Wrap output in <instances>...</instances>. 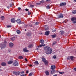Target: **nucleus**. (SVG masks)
I'll list each match as a JSON object with an SVG mask.
<instances>
[{
  "instance_id": "5",
  "label": "nucleus",
  "mask_w": 76,
  "mask_h": 76,
  "mask_svg": "<svg viewBox=\"0 0 76 76\" xmlns=\"http://www.w3.org/2000/svg\"><path fill=\"white\" fill-rule=\"evenodd\" d=\"M44 28L45 31H48L49 29V27L47 25H45Z\"/></svg>"
},
{
  "instance_id": "3",
  "label": "nucleus",
  "mask_w": 76,
  "mask_h": 76,
  "mask_svg": "<svg viewBox=\"0 0 76 76\" xmlns=\"http://www.w3.org/2000/svg\"><path fill=\"white\" fill-rule=\"evenodd\" d=\"M6 45L4 43H2L0 44V47L1 48H4L6 47Z\"/></svg>"
},
{
  "instance_id": "28",
  "label": "nucleus",
  "mask_w": 76,
  "mask_h": 76,
  "mask_svg": "<svg viewBox=\"0 0 76 76\" xmlns=\"http://www.w3.org/2000/svg\"><path fill=\"white\" fill-rule=\"evenodd\" d=\"M72 13L73 14H75L76 13V10L73 11L72 12Z\"/></svg>"
},
{
  "instance_id": "27",
  "label": "nucleus",
  "mask_w": 76,
  "mask_h": 76,
  "mask_svg": "<svg viewBox=\"0 0 76 76\" xmlns=\"http://www.w3.org/2000/svg\"><path fill=\"white\" fill-rule=\"evenodd\" d=\"M44 63H45V65H48V61H45V62H44Z\"/></svg>"
},
{
  "instance_id": "57",
  "label": "nucleus",
  "mask_w": 76,
  "mask_h": 76,
  "mask_svg": "<svg viewBox=\"0 0 76 76\" xmlns=\"http://www.w3.org/2000/svg\"><path fill=\"white\" fill-rule=\"evenodd\" d=\"M21 74H23L24 73V71H23L21 72Z\"/></svg>"
},
{
  "instance_id": "15",
  "label": "nucleus",
  "mask_w": 76,
  "mask_h": 76,
  "mask_svg": "<svg viewBox=\"0 0 76 76\" xmlns=\"http://www.w3.org/2000/svg\"><path fill=\"white\" fill-rule=\"evenodd\" d=\"M59 18H63V15L62 14H61L59 15Z\"/></svg>"
},
{
  "instance_id": "43",
  "label": "nucleus",
  "mask_w": 76,
  "mask_h": 76,
  "mask_svg": "<svg viewBox=\"0 0 76 76\" xmlns=\"http://www.w3.org/2000/svg\"><path fill=\"white\" fill-rule=\"evenodd\" d=\"M24 27L25 28H27L28 27V25L26 24L24 26Z\"/></svg>"
},
{
  "instance_id": "39",
  "label": "nucleus",
  "mask_w": 76,
  "mask_h": 76,
  "mask_svg": "<svg viewBox=\"0 0 76 76\" xmlns=\"http://www.w3.org/2000/svg\"><path fill=\"white\" fill-rule=\"evenodd\" d=\"M58 72L59 74H61V75H62L63 73H64V72Z\"/></svg>"
},
{
  "instance_id": "58",
  "label": "nucleus",
  "mask_w": 76,
  "mask_h": 76,
  "mask_svg": "<svg viewBox=\"0 0 76 76\" xmlns=\"http://www.w3.org/2000/svg\"><path fill=\"white\" fill-rule=\"evenodd\" d=\"M53 76H57V74H55L53 75Z\"/></svg>"
},
{
  "instance_id": "1",
  "label": "nucleus",
  "mask_w": 76,
  "mask_h": 76,
  "mask_svg": "<svg viewBox=\"0 0 76 76\" xmlns=\"http://www.w3.org/2000/svg\"><path fill=\"white\" fill-rule=\"evenodd\" d=\"M44 50L46 51L45 53L47 54H51L53 52L52 49L48 46H46L44 48Z\"/></svg>"
},
{
  "instance_id": "40",
  "label": "nucleus",
  "mask_w": 76,
  "mask_h": 76,
  "mask_svg": "<svg viewBox=\"0 0 76 76\" xmlns=\"http://www.w3.org/2000/svg\"><path fill=\"white\" fill-rule=\"evenodd\" d=\"M12 27V26L8 25L7 26V28H11Z\"/></svg>"
},
{
  "instance_id": "4",
  "label": "nucleus",
  "mask_w": 76,
  "mask_h": 76,
  "mask_svg": "<svg viewBox=\"0 0 76 76\" xmlns=\"http://www.w3.org/2000/svg\"><path fill=\"white\" fill-rule=\"evenodd\" d=\"M17 23L18 25L21 24V20L20 19H18L16 20Z\"/></svg>"
},
{
  "instance_id": "42",
  "label": "nucleus",
  "mask_w": 76,
  "mask_h": 76,
  "mask_svg": "<svg viewBox=\"0 0 76 76\" xmlns=\"http://www.w3.org/2000/svg\"><path fill=\"white\" fill-rule=\"evenodd\" d=\"M8 53H11V52H12V51L9 49L8 50Z\"/></svg>"
},
{
  "instance_id": "14",
  "label": "nucleus",
  "mask_w": 76,
  "mask_h": 76,
  "mask_svg": "<svg viewBox=\"0 0 76 76\" xmlns=\"http://www.w3.org/2000/svg\"><path fill=\"white\" fill-rule=\"evenodd\" d=\"M49 34H50V32H49V31H47L45 33V35H48Z\"/></svg>"
},
{
  "instance_id": "52",
  "label": "nucleus",
  "mask_w": 76,
  "mask_h": 76,
  "mask_svg": "<svg viewBox=\"0 0 76 76\" xmlns=\"http://www.w3.org/2000/svg\"><path fill=\"white\" fill-rule=\"evenodd\" d=\"M20 74V72H17V74L18 75H19Z\"/></svg>"
},
{
  "instance_id": "59",
  "label": "nucleus",
  "mask_w": 76,
  "mask_h": 76,
  "mask_svg": "<svg viewBox=\"0 0 76 76\" xmlns=\"http://www.w3.org/2000/svg\"><path fill=\"white\" fill-rule=\"evenodd\" d=\"M30 26L32 27V24H31V25H30Z\"/></svg>"
},
{
  "instance_id": "8",
  "label": "nucleus",
  "mask_w": 76,
  "mask_h": 76,
  "mask_svg": "<svg viewBox=\"0 0 76 76\" xmlns=\"http://www.w3.org/2000/svg\"><path fill=\"white\" fill-rule=\"evenodd\" d=\"M14 44L13 43L11 42L9 44V47H10V48H12L13 47V45Z\"/></svg>"
},
{
  "instance_id": "23",
  "label": "nucleus",
  "mask_w": 76,
  "mask_h": 76,
  "mask_svg": "<svg viewBox=\"0 0 76 76\" xmlns=\"http://www.w3.org/2000/svg\"><path fill=\"white\" fill-rule=\"evenodd\" d=\"M15 37H13L11 38V40H12V41H15Z\"/></svg>"
},
{
  "instance_id": "54",
  "label": "nucleus",
  "mask_w": 76,
  "mask_h": 76,
  "mask_svg": "<svg viewBox=\"0 0 76 76\" xmlns=\"http://www.w3.org/2000/svg\"><path fill=\"white\" fill-rule=\"evenodd\" d=\"M21 24H24V23L23 22H21Z\"/></svg>"
},
{
  "instance_id": "41",
  "label": "nucleus",
  "mask_w": 76,
  "mask_h": 76,
  "mask_svg": "<svg viewBox=\"0 0 76 76\" xmlns=\"http://www.w3.org/2000/svg\"><path fill=\"white\" fill-rule=\"evenodd\" d=\"M39 23H38V22H36V23H35V25H38Z\"/></svg>"
},
{
  "instance_id": "61",
  "label": "nucleus",
  "mask_w": 76,
  "mask_h": 76,
  "mask_svg": "<svg viewBox=\"0 0 76 76\" xmlns=\"http://www.w3.org/2000/svg\"><path fill=\"white\" fill-rule=\"evenodd\" d=\"M29 66H30V67H31V66H32V65L31 64H30L29 65Z\"/></svg>"
},
{
  "instance_id": "38",
  "label": "nucleus",
  "mask_w": 76,
  "mask_h": 76,
  "mask_svg": "<svg viewBox=\"0 0 76 76\" xmlns=\"http://www.w3.org/2000/svg\"><path fill=\"white\" fill-rule=\"evenodd\" d=\"M40 2L41 3H44V1H40Z\"/></svg>"
},
{
  "instance_id": "21",
  "label": "nucleus",
  "mask_w": 76,
  "mask_h": 76,
  "mask_svg": "<svg viewBox=\"0 0 76 76\" xmlns=\"http://www.w3.org/2000/svg\"><path fill=\"white\" fill-rule=\"evenodd\" d=\"M12 63H13L12 61H10L8 62V64H11Z\"/></svg>"
},
{
  "instance_id": "26",
  "label": "nucleus",
  "mask_w": 76,
  "mask_h": 76,
  "mask_svg": "<svg viewBox=\"0 0 76 76\" xmlns=\"http://www.w3.org/2000/svg\"><path fill=\"white\" fill-rule=\"evenodd\" d=\"M1 20H4V16H2L1 17Z\"/></svg>"
},
{
  "instance_id": "51",
  "label": "nucleus",
  "mask_w": 76,
  "mask_h": 76,
  "mask_svg": "<svg viewBox=\"0 0 76 76\" xmlns=\"http://www.w3.org/2000/svg\"><path fill=\"white\" fill-rule=\"evenodd\" d=\"M53 58H56V56H54L53 57Z\"/></svg>"
},
{
  "instance_id": "64",
  "label": "nucleus",
  "mask_w": 76,
  "mask_h": 76,
  "mask_svg": "<svg viewBox=\"0 0 76 76\" xmlns=\"http://www.w3.org/2000/svg\"><path fill=\"white\" fill-rule=\"evenodd\" d=\"M75 2H76V0H74Z\"/></svg>"
},
{
  "instance_id": "18",
  "label": "nucleus",
  "mask_w": 76,
  "mask_h": 76,
  "mask_svg": "<svg viewBox=\"0 0 76 76\" xmlns=\"http://www.w3.org/2000/svg\"><path fill=\"white\" fill-rule=\"evenodd\" d=\"M71 21H74V20H76V18H72L71 19Z\"/></svg>"
},
{
  "instance_id": "32",
  "label": "nucleus",
  "mask_w": 76,
  "mask_h": 76,
  "mask_svg": "<svg viewBox=\"0 0 76 76\" xmlns=\"http://www.w3.org/2000/svg\"><path fill=\"white\" fill-rule=\"evenodd\" d=\"M70 59L71 60H73V56H70Z\"/></svg>"
},
{
  "instance_id": "56",
  "label": "nucleus",
  "mask_w": 76,
  "mask_h": 76,
  "mask_svg": "<svg viewBox=\"0 0 76 76\" xmlns=\"http://www.w3.org/2000/svg\"><path fill=\"white\" fill-rule=\"evenodd\" d=\"M7 8L8 9H9V8H10V7H9V6H7Z\"/></svg>"
},
{
  "instance_id": "11",
  "label": "nucleus",
  "mask_w": 76,
  "mask_h": 76,
  "mask_svg": "<svg viewBox=\"0 0 76 76\" xmlns=\"http://www.w3.org/2000/svg\"><path fill=\"white\" fill-rule=\"evenodd\" d=\"M26 35L30 37V36H31V33L30 32H27L26 34Z\"/></svg>"
},
{
  "instance_id": "53",
  "label": "nucleus",
  "mask_w": 76,
  "mask_h": 76,
  "mask_svg": "<svg viewBox=\"0 0 76 76\" xmlns=\"http://www.w3.org/2000/svg\"><path fill=\"white\" fill-rule=\"evenodd\" d=\"M46 1L47 2L50 1V0H46Z\"/></svg>"
},
{
  "instance_id": "36",
  "label": "nucleus",
  "mask_w": 76,
  "mask_h": 76,
  "mask_svg": "<svg viewBox=\"0 0 76 76\" xmlns=\"http://www.w3.org/2000/svg\"><path fill=\"white\" fill-rule=\"evenodd\" d=\"M13 73L14 75H17V72H13Z\"/></svg>"
},
{
  "instance_id": "29",
  "label": "nucleus",
  "mask_w": 76,
  "mask_h": 76,
  "mask_svg": "<svg viewBox=\"0 0 76 76\" xmlns=\"http://www.w3.org/2000/svg\"><path fill=\"white\" fill-rule=\"evenodd\" d=\"M17 33L18 34H20V31L19 30H17Z\"/></svg>"
},
{
  "instance_id": "6",
  "label": "nucleus",
  "mask_w": 76,
  "mask_h": 76,
  "mask_svg": "<svg viewBox=\"0 0 76 76\" xmlns=\"http://www.w3.org/2000/svg\"><path fill=\"white\" fill-rule=\"evenodd\" d=\"M66 5V2H62L60 4V6H61V7H62V6H65Z\"/></svg>"
},
{
  "instance_id": "19",
  "label": "nucleus",
  "mask_w": 76,
  "mask_h": 76,
  "mask_svg": "<svg viewBox=\"0 0 76 76\" xmlns=\"http://www.w3.org/2000/svg\"><path fill=\"white\" fill-rule=\"evenodd\" d=\"M1 65L2 66H5L6 65V64L4 62H3L1 63Z\"/></svg>"
},
{
  "instance_id": "44",
  "label": "nucleus",
  "mask_w": 76,
  "mask_h": 76,
  "mask_svg": "<svg viewBox=\"0 0 76 76\" xmlns=\"http://www.w3.org/2000/svg\"><path fill=\"white\" fill-rule=\"evenodd\" d=\"M31 12H30L28 11V15H31Z\"/></svg>"
},
{
  "instance_id": "17",
  "label": "nucleus",
  "mask_w": 76,
  "mask_h": 76,
  "mask_svg": "<svg viewBox=\"0 0 76 76\" xmlns=\"http://www.w3.org/2000/svg\"><path fill=\"white\" fill-rule=\"evenodd\" d=\"M40 43L41 44H44V41L43 39H42L40 40Z\"/></svg>"
},
{
  "instance_id": "16",
  "label": "nucleus",
  "mask_w": 76,
  "mask_h": 76,
  "mask_svg": "<svg viewBox=\"0 0 76 76\" xmlns=\"http://www.w3.org/2000/svg\"><path fill=\"white\" fill-rule=\"evenodd\" d=\"M42 60L43 61V62H45V61H46V59H45V58L44 57H43L42 58Z\"/></svg>"
},
{
  "instance_id": "31",
  "label": "nucleus",
  "mask_w": 76,
  "mask_h": 76,
  "mask_svg": "<svg viewBox=\"0 0 76 76\" xmlns=\"http://www.w3.org/2000/svg\"><path fill=\"white\" fill-rule=\"evenodd\" d=\"M30 7H31V8H32L34 7V5H30Z\"/></svg>"
},
{
  "instance_id": "34",
  "label": "nucleus",
  "mask_w": 76,
  "mask_h": 76,
  "mask_svg": "<svg viewBox=\"0 0 76 76\" xmlns=\"http://www.w3.org/2000/svg\"><path fill=\"white\" fill-rule=\"evenodd\" d=\"M46 7L47 9H50V5H48L47 7Z\"/></svg>"
},
{
  "instance_id": "24",
  "label": "nucleus",
  "mask_w": 76,
  "mask_h": 76,
  "mask_svg": "<svg viewBox=\"0 0 76 76\" xmlns=\"http://www.w3.org/2000/svg\"><path fill=\"white\" fill-rule=\"evenodd\" d=\"M18 58L19 59H23V57H22V56H20L18 57Z\"/></svg>"
},
{
  "instance_id": "20",
  "label": "nucleus",
  "mask_w": 76,
  "mask_h": 76,
  "mask_svg": "<svg viewBox=\"0 0 76 76\" xmlns=\"http://www.w3.org/2000/svg\"><path fill=\"white\" fill-rule=\"evenodd\" d=\"M34 64L36 65H38V64H39V63H38V61H36L34 62Z\"/></svg>"
},
{
  "instance_id": "37",
  "label": "nucleus",
  "mask_w": 76,
  "mask_h": 76,
  "mask_svg": "<svg viewBox=\"0 0 76 76\" xmlns=\"http://www.w3.org/2000/svg\"><path fill=\"white\" fill-rule=\"evenodd\" d=\"M13 5V4H10V7H12V6Z\"/></svg>"
},
{
  "instance_id": "50",
  "label": "nucleus",
  "mask_w": 76,
  "mask_h": 76,
  "mask_svg": "<svg viewBox=\"0 0 76 76\" xmlns=\"http://www.w3.org/2000/svg\"><path fill=\"white\" fill-rule=\"evenodd\" d=\"M4 43H5V44L7 43V41H6V40H4Z\"/></svg>"
},
{
  "instance_id": "33",
  "label": "nucleus",
  "mask_w": 76,
  "mask_h": 76,
  "mask_svg": "<svg viewBox=\"0 0 76 76\" xmlns=\"http://www.w3.org/2000/svg\"><path fill=\"white\" fill-rule=\"evenodd\" d=\"M56 29H53L52 30V32H56Z\"/></svg>"
},
{
  "instance_id": "49",
  "label": "nucleus",
  "mask_w": 76,
  "mask_h": 76,
  "mask_svg": "<svg viewBox=\"0 0 76 76\" xmlns=\"http://www.w3.org/2000/svg\"><path fill=\"white\" fill-rule=\"evenodd\" d=\"M18 10H21V8L19 7L18 8Z\"/></svg>"
},
{
  "instance_id": "13",
  "label": "nucleus",
  "mask_w": 76,
  "mask_h": 76,
  "mask_svg": "<svg viewBox=\"0 0 76 76\" xmlns=\"http://www.w3.org/2000/svg\"><path fill=\"white\" fill-rule=\"evenodd\" d=\"M51 69L52 70H54V69H56V66L55 65H52L51 66Z\"/></svg>"
},
{
  "instance_id": "47",
  "label": "nucleus",
  "mask_w": 76,
  "mask_h": 76,
  "mask_svg": "<svg viewBox=\"0 0 76 76\" xmlns=\"http://www.w3.org/2000/svg\"><path fill=\"white\" fill-rule=\"evenodd\" d=\"M36 4H37V5H39L41 4V3H36Z\"/></svg>"
},
{
  "instance_id": "62",
  "label": "nucleus",
  "mask_w": 76,
  "mask_h": 76,
  "mask_svg": "<svg viewBox=\"0 0 76 76\" xmlns=\"http://www.w3.org/2000/svg\"><path fill=\"white\" fill-rule=\"evenodd\" d=\"M74 23H76V20L75 21H74Z\"/></svg>"
},
{
  "instance_id": "2",
  "label": "nucleus",
  "mask_w": 76,
  "mask_h": 76,
  "mask_svg": "<svg viewBox=\"0 0 76 76\" xmlns=\"http://www.w3.org/2000/svg\"><path fill=\"white\" fill-rule=\"evenodd\" d=\"M13 65H14V66H18L19 65V63L15 60L14 63H13Z\"/></svg>"
},
{
  "instance_id": "35",
  "label": "nucleus",
  "mask_w": 76,
  "mask_h": 76,
  "mask_svg": "<svg viewBox=\"0 0 76 76\" xmlns=\"http://www.w3.org/2000/svg\"><path fill=\"white\" fill-rule=\"evenodd\" d=\"M52 37L53 38H55V37H56V35H52Z\"/></svg>"
},
{
  "instance_id": "46",
  "label": "nucleus",
  "mask_w": 76,
  "mask_h": 76,
  "mask_svg": "<svg viewBox=\"0 0 76 76\" xmlns=\"http://www.w3.org/2000/svg\"><path fill=\"white\" fill-rule=\"evenodd\" d=\"M32 75V73L31 72L29 74V76H31Z\"/></svg>"
},
{
  "instance_id": "25",
  "label": "nucleus",
  "mask_w": 76,
  "mask_h": 76,
  "mask_svg": "<svg viewBox=\"0 0 76 76\" xmlns=\"http://www.w3.org/2000/svg\"><path fill=\"white\" fill-rule=\"evenodd\" d=\"M45 74H46V75H49V72H48V71H46L45 72Z\"/></svg>"
},
{
  "instance_id": "63",
  "label": "nucleus",
  "mask_w": 76,
  "mask_h": 76,
  "mask_svg": "<svg viewBox=\"0 0 76 76\" xmlns=\"http://www.w3.org/2000/svg\"><path fill=\"white\" fill-rule=\"evenodd\" d=\"M69 57H67V59H69Z\"/></svg>"
},
{
  "instance_id": "30",
  "label": "nucleus",
  "mask_w": 76,
  "mask_h": 76,
  "mask_svg": "<svg viewBox=\"0 0 76 76\" xmlns=\"http://www.w3.org/2000/svg\"><path fill=\"white\" fill-rule=\"evenodd\" d=\"M56 43H57V42H56V41H55L53 44V45H55Z\"/></svg>"
},
{
  "instance_id": "48",
  "label": "nucleus",
  "mask_w": 76,
  "mask_h": 76,
  "mask_svg": "<svg viewBox=\"0 0 76 76\" xmlns=\"http://www.w3.org/2000/svg\"><path fill=\"white\" fill-rule=\"evenodd\" d=\"M42 46H44V45H39L40 47H42Z\"/></svg>"
},
{
  "instance_id": "10",
  "label": "nucleus",
  "mask_w": 76,
  "mask_h": 76,
  "mask_svg": "<svg viewBox=\"0 0 76 76\" xmlns=\"http://www.w3.org/2000/svg\"><path fill=\"white\" fill-rule=\"evenodd\" d=\"M11 21L12 23H15L16 22V20H15V19L13 18L11 20Z\"/></svg>"
},
{
  "instance_id": "12",
  "label": "nucleus",
  "mask_w": 76,
  "mask_h": 76,
  "mask_svg": "<svg viewBox=\"0 0 76 76\" xmlns=\"http://www.w3.org/2000/svg\"><path fill=\"white\" fill-rule=\"evenodd\" d=\"M33 47V45L32 44H30L28 45V48H31Z\"/></svg>"
},
{
  "instance_id": "60",
  "label": "nucleus",
  "mask_w": 76,
  "mask_h": 76,
  "mask_svg": "<svg viewBox=\"0 0 76 76\" xmlns=\"http://www.w3.org/2000/svg\"><path fill=\"white\" fill-rule=\"evenodd\" d=\"M25 60H26V61H28L26 58H25Z\"/></svg>"
},
{
  "instance_id": "45",
  "label": "nucleus",
  "mask_w": 76,
  "mask_h": 76,
  "mask_svg": "<svg viewBox=\"0 0 76 76\" xmlns=\"http://www.w3.org/2000/svg\"><path fill=\"white\" fill-rule=\"evenodd\" d=\"M25 10L26 12H28V11H29V9L26 8L25 9Z\"/></svg>"
},
{
  "instance_id": "55",
  "label": "nucleus",
  "mask_w": 76,
  "mask_h": 76,
  "mask_svg": "<svg viewBox=\"0 0 76 76\" xmlns=\"http://www.w3.org/2000/svg\"><path fill=\"white\" fill-rule=\"evenodd\" d=\"M26 73H29V71L28 70L26 71Z\"/></svg>"
},
{
  "instance_id": "22",
  "label": "nucleus",
  "mask_w": 76,
  "mask_h": 76,
  "mask_svg": "<svg viewBox=\"0 0 76 76\" xmlns=\"http://www.w3.org/2000/svg\"><path fill=\"white\" fill-rule=\"evenodd\" d=\"M60 32H61V35H63V34H64V31H61Z\"/></svg>"
},
{
  "instance_id": "9",
  "label": "nucleus",
  "mask_w": 76,
  "mask_h": 76,
  "mask_svg": "<svg viewBox=\"0 0 76 76\" xmlns=\"http://www.w3.org/2000/svg\"><path fill=\"white\" fill-rule=\"evenodd\" d=\"M52 70L51 71V74L52 75H53V74H54L55 73H56V70L55 69H52Z\"/></svg>"
},
{
  "instance_id": "7",
  "label": "nucleus",
  "mask_w": 76,
  "mask_h": 76,
  "mask_svg": "<svg viewBox=\"0 0 76 76\" xmlns=\"http://www.w3.org/2000/svg\"><path fill=\"white\" fill-rule=\"evenodd\" d=\"M23 51L24 52H25L26 53H27V52H28L29 50H28L27 48L26 47L23 49Z\"/></svg>"
}]
</instances>
